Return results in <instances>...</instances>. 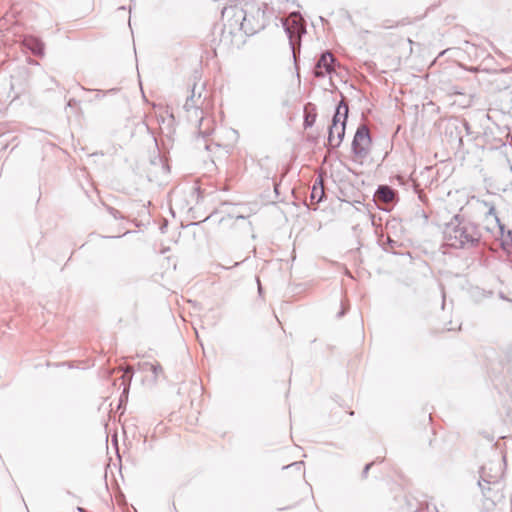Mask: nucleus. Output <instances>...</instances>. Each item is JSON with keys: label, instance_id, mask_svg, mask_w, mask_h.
Returning a JSON list of instances; mask_svg holds the SVG:
<instances>
[{"label": "nucleus", "instance_id": "obj_3", "mask_svg": "<svg viewBox=\"0 0 512 512\" xmlns=\"http://www.w3.org/2000/svg\"><path fill=\"white\" fill-rule=\"evenodd\" d=\"M224 25L220 35V43L226 47H231L237 43L241 36L242 29L239 25L232 24L230 16L226 13V8L222 12Z\"/></svg>", "mask_w": 512, "mask_h": 512}, {"label": "nucleus", "instance_id": "obj_9", "mask_svg": "<svg viewBox=\"0 0 512 512\" xmlns=\"http://www.w3.org/2000/svg\"><path fill=\"white\" fill-rule=\"evenodd\" d=\"M324 187L323 182L320 179L318 182H315L312 186L310 201L312 204H318L324 197Z\"/></svg>", "mask_w": 512, "mask_h": 512}, {"label": "nucleus", "instance_id": "obj_2", "mask_svg": "<svg viewBox=\"0 0 512 512\" xmlns=\"http://www.w3.org/2000/svg\"><path fill=\"white\" fill-rule=\"evenodd\" d=\"M348 117V105L341 101L337 106L332 124L329 128L328 143L331 147H338L345 135L346 120Z\"/></svg>", "mask_w": 512, "mask_h": 512}, {"label": "nucleus", "instance_id": "obj_7", "mask_svg": "<svg viewBox=\"0 0 512 512\" xmlns=\"http://www.w3.org/2000/svg\"><path fill=\"white\" fill-rule=\"evenodd\" d=\"M446 233L451 246H463L469 242H472V238H470L461 227H455Z\"/></svg>", "mask_w": 512, "mask_h": 512}, {"label": "nucleus", "instance_id": "obj_5", "mask_svg": "<svg viewBox=\"0 0 512 512\" xmlns=\"http://www.w3.org/2000/svg\"><path fill=\"white\" fill-rule=\"evenodd\" d=\"M335 58L330 52L321 55L314 68V75L318 78L325 77L334 71Z\"/></svg>", "mask_w": 512, "mask_h": 512}, {"label": "nucleus", "instance_id": "obj_6", "mask_svg": "<svg viewBox=\"0 0 512 512\" xmlns=\"http://www.w3.org/2000/svg\"><path fill=\"white\" fill-rule=\"evenodd\" d=\"M290 37L299 36L303 31V18L299 13H291L284 23Z\"/></svg>", "mask_w": 512, "mask_h": 512}, {"label": "nucleus", "instance_id": "obj_8", "mask_svg": "<svg viewBox=\"0 0 512 512\" xmlns=\"http://www.w3.org/2000/svg\"><path fill=\"white\" fill-rule=\"evenodd\" d=\"M394 196H395L394 191L390 187L385 186V185L380 186L375 193V197H376L377 201H381L383 203L392 202L394 199Z\"/></svg>", "mask_w": 512, "mask_h": 512}, {"label": "nucleus", "instance_id": "obj_4", "mask_svg": "<svg viewBox=\"0 0 512 512\" xmlns=\"http://www.w3.org/2000/svg\"><path fill=\"white\" fill-rule=\"evenodd\" d=\"M371 143L368 127L366 125L359 126L352 143V149L355 155L360 158L365 157L371 148Z\"/></svg>", "mask_w": 512, "mask_h": 512}, {"label": "nucleus", "instance_id": "obj_1", "mask_svg": "<svg viewBox=\"0 0 512 512\" xmlns=\"http://www.w3.org/2000/svg\"><path fill=\"white\" fill-rule=\"evenodd\" d=\"M226 13L233 21L232 24L239 25L246 35H253L264 28V11L259 7L245 9L239 5H231L226 7Z\"/></svg>", "mask_w": 512, "mask_h": 512}, {"label": "nucleus", "instance_id": "obj_10", "mask_svg": "<svg viewBox=\"0 0 512 512\" xmlns=\"http://www.w3.org/2000/svg\"><path fill=\"white\" fill-rule=\"evenodd\" d=\"M147 365L149 366V369L155 374V376H158L159 373L163 372L162 367L158 363H149Z\"/></svg>", "mask_w": 512, "mask_h": 512}, {"label": "nucleus", "instance_id": "obj_11", "mask_svg": "<svg viewBox=\"0 0 512 512\" xmlns=\"http://www.w3.org/2000/svg\"><path fill=\"white\" fill-rule=\"evenodd\" d=\"M195 88H196V85H194V87L192 89V95L190 97V101L193 103V105H196V101L194 100V98H195Z\"/></svg>", "mask_w": 512, "mask_h": 512}]
</instances>
